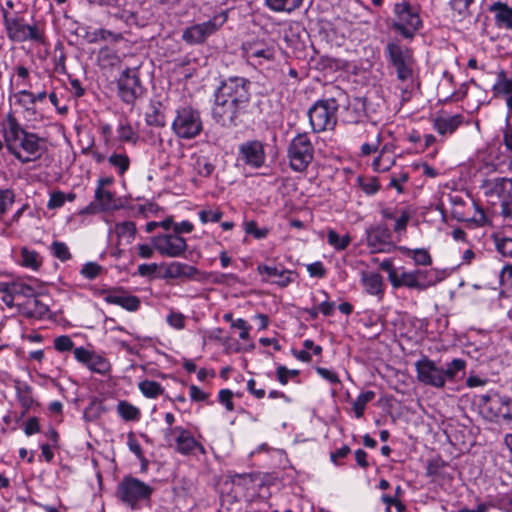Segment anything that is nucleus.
Masks as SVG:
<instances>
[{"mask_svg": "<svg viewBox=\"0 0 512 512\" xmlns=\"http://www.w3.org/2000/svg\"><path fill=\"white\" fill-rule=\"evenodd\" d=\"M108 162L120 176L124 175L130 167V159L124 153H113L109 156Z\"/></svg>", "mask_w": 512, "mask_h": 512, "instance_id": "33", "label": "nucleus"}, {"mask_svg": "<svg viewBox=\"0 0 512 512\" xmlns=\"http://www.w3.org/2000/svg\"><path fill=\"white\" fill-rule=\"evenodd\" d=\"M164 439L169 447L181 455L188 456L195 451H199L202 455L206 454L204 446L194 438L188 429L182 426L164 429Z\"/></svg>", "mask_w": 512, "mask_h": 512, "instance_id": "8", "label": "nucleus"}, {"mask_svg": "<svg viewBox=\"0 0 512 512\" xmlns=\"http://www.w3.org/2000/svg\"><path fill=\"white\" fill-rule=\"evenodd\" d=\"M118 137L122 142L136 143L138 140L137 133L133 130L129 123H122L118 127Z\"/></svg>", "mask_w": 512, "mask_h": 512, "instance_id": "44", "label": "nucleus"}, {"mask_svg": "<svg viewBox=\"0 0 512 512\" xmlns=\"http://www.w3.org/2000/svg\"><path fill=\"white\" fill-rule=\"evenodd\" d=\"M244 229L247 234L252 235L255 239H264L269 233L267 227L259 228L257 223L253 220L246 222Z\"/></svg>", "mask_w": 512, "mask_h": 512, "instance_id": "50", "label": "nucleus"}, {"mask_svg": "<svg viewBox=\"0 0 512 512\" xmlns=\"http://www.w3.org/2000/svg\"><path fill=\"white\" fill-rule=\"evenodd\" d=\"M17 103L29 110L34 106V94L27 90H22L16 94Z\"/></svg>", "mask_w": 512, "mask_h": 512, "instance_id": "56", "label": "nucleus"}, {"mask_svg": "<svg viewBox=\"0 0 512 512\" xmlns=\"http://www.w3.org/2000/svg\"><path fill=\"white\" fill-rule=\"evenodd\" d=\"M394 160L389 156L381 153L377 158L373 160V169L377 172H386L393 165Z\"/></svg>", "mask_w": 512, "mask_h": 512, "instance_id": "51", "label": "nucleus"}, {"mask_svg": "<svg viewBox=\"0 0 512 512\" xmlns=\"http://www.w3.org/2000/svg\"><path fill=\"white\" fill-rule=\"evenodd\" d=\"M4 141L9 153L22 164L40 159L46 150L45 139L25 130L12 115L7 118Z\"/></svg>", "mask_w": 512, "mask_h": 512, "instance_id": "1", "label": "nucleus"}, {"mask_svg": "<svg viewBox=\"0 0 512 512\" xmlns=\"http://www.w3.org/2000/svg\"><path fill=\"white\" fill-rule=\"evenodd\" d=\"M117 413L125 421H138L141 417L140 409L125 400L118 403Z\"/></svg>", "mask_w": 512, "mask_h": 512, "instance_id": "32", "label": "nucleus"}, {"mask_svg": "<svg viewBox=\"0 0 512 512\" xmlns=\"http://www.w3.org/2000/svg\"><path fill=\"white\" fill-rule=\"evenodd\" d=\"M104 301L108 304L118 305L127 311L134 312L140 307V299L130 295L124 290H109L104 294Z\"/></svg>", "mask_w": 512, "mask_h": 512, "instance_id": "20", "label": "nucleus"}, {"mask_svg": "<svg viewBox=\"0 0 512 512\" xmlns=\"http://www.w3.org/2000/svg\"><path fill=\"white\" fill-rule=\"evenodd\" d=\"M422 275L420 270L412 271V272H402L398 274L396 271L392 270L389 273V279L393 287H401L405 286L408 288H416L422 289L423 286L419 282V276Z\"/></svg>", "mask_w": 512, "mask_h": 512, "instance_id": "24", "label": "nucleus"}, {"mask_svg": "<svg viewBox=\"0 0 512 512\" xmlns=\"http://www.w3.org/2000/svg\"><path fill=\"white\" fill-rule=\"evenodd\" d=\"M239 153L245 164L253 168H260L265 162L264 147L260 141L253 140L243 143L239 147Z\"/></svg>", "mask_w": 512, "mask_h": 512, "instance_id": "19", "label": "nucleus"}, {"mask_svg": "<svg viewBox=\"0 0 512 512\" xmlns=\"http://www.w3.org/2000/svg\"><path fill=\"white\" fill-rule=\"evenodd\" d=\"M501 285L512 289V266L506 265L500 273Z\"/></svg>", "mask_w": 512, "mask_h": 512, "instance_id": "63", "label": "nucleus"}, {"mask_svg": "<svg viewBox=\"0 0 512 512\" xmlns=\"http://www.w3.org/2000/svg\"><path fill=\"white\" fill-rule=\"evenodd\" d=\"M10 291L15 296L33 297L35 295L34 288L21 281L10 282Z\"/></svg>", "mask_w": 512, "mask_h": 512, "instance_id": "45", "label": "nucleus"}, {"mask_svg": "<svg viewBox=\"0 0 512 512\" xmlns=\"http://www.w3.org/2000/svg\"><path fill=\"white\" fill-rule=\"evenodd\" d=\"M392 234L385 225L371 226L366 229V242L372 253L387 252Z\"/></svg>", "mask_w": 512, "mask_h": 512, "instance_id": "18", "label": "nucleus"}, {"mask_svg": "<svg viewBox=\"0 0 512 512\" xmlns=\"http://www.w3.org/2000/svg\"><path fill=\"white\" fill-rule=\"evenodd\" d=\"M287 157L293 171L304 172L308 168L314 158V146L307 133H299L290 141Z\"/></svg>", "mask_w": 512, "mask_h": 512, "instance_id": "7", "label": "nucleus"}, {"mask_svg": "<svg viewBox=\"0 0 512 512\" xmlns=\"http://www.w3.org/2000/svg\"><path fill=\"white\" fill-rule=\"evenodd\" d=\"M360 187L367 195H373L378 192L380 186L376 178H369L366 180L360 179Z\"/></svg>", "mask_w": 512, "mask_h": 512, "instance_id": "58", "label": "nucleus"}, {"mask_svg": "<svg viewBox=\"0 0 512 512\" xmlns=\"http://www.w3.org/2000/svg\"><path fill=\"white\" fill-rule=\"evenodd\" d=\"M115 231L119 238L126 240L127 243H130L135 237L136 226L132 221H125L116 224Z\"/></svg>", "mask_w": 512, "mask_h": 512, "instance_id": "40", "label": "nucleus"}, {"mask_svg": "<svg viewBox=\"0 0 512 512\" xmlns=\"http://www.w3.org/2000/svg\"><path fill=\"white\" fill-rule=\"evenodd\" d=\"M385 51L391 64L403 61H413L412 50L402 46L399 42H389L386 45Z\"/></svg>", "mask_w": 512, "mask_h": 512, "instance_id": "25", "label": "nucleus"}, {"mask_svg": "<svg viewBox=\"0 0 512 512\" xmlns=\"http://www.w3.org/2000/svg\"><path fill=\"white\" fill-rule=\"evenodd\" d=\"M15 194L10 189L0 190V219L14 203Z\"/></svg>", "mask_w": 512, "mask_h": 512, "instance_id": "47", "label": "nucleus"}, {"mask_svg": "<svg viewBox=\"0 0 512 512\" xmlns=\"http://www.w3.org/2000/svg\"><path fill=\"white\" fill-rule=\"evenodd\" d=\"M480 414L490 422L500 423L512 420L510 400L497 393L480 395L478 397Z\"/></svg>", "mask_w": 512, "mask_h": 512, "instance_id": "6", "label": "nucleus"}, {"mask_svg": "<svg viewBox=\"0 0 512 512\" xmlns=\"http://www.w3.org/2000/svg\"><path fill=\"white\" fill-rule=\"evenodd\" d=\"M338 103L334 98L318 100L309 110L308 117L313 132L333 130L337 124Z\"/></svg>", "mask_w": 512, "mask_h": 512, "instance_id": "5", "label": "nucleus"}, {"mask_svg": "<svg viewBox=\"0 0 512 512\" xmlns=\"http://www.w3.org/2000/svg\"><path fill=\"white\" fill-rule=\"evenodd\" d=\"M66 201V194L62 191H56L51 193L49 201L47 203L48 209H57L64 205Z\"/></svg>", "mask_w": 512, "mask_h": 512, "instance_id": "57", "label": "nucleus"}, {"mask_svg": "<svg viewBox=\"0 0 512 512\" xmlns=\"http://www.w3.org/2000/svg\"><path fill=\"white\" fill-rule=\"evenodd\" d=\"M408 255L412 254V258L414 259L417 265H430L432 262V258L427 250L425 249H405Z\"/></svg>", "mask_w": 512, "mask_h": 512, "instance_id": "49", "label": "nucleus"}, {"mask_svg": "<svg viewBox=\"0 0 512 512\" xmlns=\"http://www.w3.org/2000/svg\"><path fill=\"white\" fill-rule=\"evenodd\" d=\"M245 110L246 108L215 95L212 117L222 127L231 128L238 125Z\"/></svg>", "mask_w": 512, "mask_h": 512, "instance_id": "14", "label": "nucleus"}, {"mask_svg": "<svg viewBox=\"0 0 512 512\" xmlns=\"http://www.w3.org/2000/svg\"><path fill=\"white\" fill-rule=\"evenodd\" d=\"M154 248L163 256L179 257L187 250L186 240L176 234H165L153 239Z\"/></svg>", "mask_w": 512, "mask_h": 512, "instance_id": "16", "label": "nucleus"}, {"mask_svg": "<svg viewBox=\"0 0 512 512\" xmlns=\"http://www.w3.org/2000/svg\"><path fill=\"white\" fill-rule=\"evenodd\" d=\"M138 387L141 393L147 398H157L164 392V388L160 383L151 380L141 381Z\"/></svg>", "mask_w": 512, "mask_h": 512, "instance_id": "34", "label": "nucleus"}, {"mask_svg": "<svg viewBox=\"0 0 512 512\" xmlns=\"http://www.w3.org/2000/svg\"><path fill=\"white\" fill-rule=\"evenodd\" d=\"M250 85V81L244 77H229L221 82L215 95L247 108L250 102Z\"/></svg>", "mask_w": 512, "mask_h": 512, "instance_id": "11", "label": "nucleus"}, {"mask_svg": "<svg viewBox=\"0 0 512 512\" xmlns=\"http://www.w3.org/2000/svg\"><path fill=\"white\" fill-rule=\"evenodd\" d=\"M172 129L182 139H192L198 136L202 131V120L199 112L191 107L177 110Z\"/></svg>", "mask_w": 512, "mask_h": 512, "instance_id": "12", "label": "nucleus"}, {"mask_svg": "<svg viewBox=\"0 0 512 512\" xmlns=\"http://www.w3.org/2000/svg\"><path fill=\"white\" fill-rule=\"evenodd\" d=\"M117 93L119 98L128 105H134L146 92L143 86L139 66L124 69L117 79Z\"/></svg>", "mask_w": 512, "mask_h": 512, "instance_id": "9", "label": "nucleus"}, {"mask_svg": "<svg viewBox=\"0 0 512 512\" xmlns=\"http://www.w3.org/2000/svg\"><path fill=\"white\" fill-rule=\"evenodd\" d=\"M232 396H233V394L229 389L220 390L219 395H218L220 403L224 404L228 411L234 410Z\"/></svg>", "mask_w": 512, "mask_h": 512, "instance_id": "62", "label": "nucleus"}, {"mask_svg": "<svg viewBox=\"0 0 512 512\" xmlns=\"http://www.w3.org/2000/svg\"><path fill=\"white\" fill-rule=\"evenodd\" d=\"M374 398L375 392L370 390L358 395V397L353 402V411L357 418H361L364 415L367 403L372 401Z\"/></svg>", "mask_w": 512, "mask_h": 512, "instance_id": "38", "label": "nucleus"}, {"mask_svg": "<svg viewBox=\"0 0 512 512\" xmlns=\"http://www.w3.org/2000/svg\"><path fill=\"white\" fill-rule=\"evenodd\" d=\"M497 251L504 257H512V238L495 237Z\"/></svg>", "mask_w": 512, "mask_h": 512, "instance_id": "53", "label": "nucleus"}, {"mask_svg": "<svg viewBox=\"0 0 512 512\" xmlns=\"http://www.w3.org/2000/svg\"><path fill=\"white\" fill-rule=\"evenodd\" d=\"M199 218L202 223H208V222H214L217 223L221 220L223 216V212L217 208V209H203L199 213Z\"/></svg>", "mask_w": 512, "mask_h": 512, "instance_id": "52", "label": "nucleus"}, {"mask_svg": "<svg viewBox=\"0 0 512 512\" xmlns=\"http://www.w3.org/2000/svg\"><path fill=\"white\" fill-rule=\"evenodd\" d=\"M167 323L178 330H181L185 327V316L180 312H171L167 316Z\"/></svg>", "mask_w": 512, "mask_h": 512, "instance_id": "59", "label": "nucleus"}, {"mask_svg": "<svg viewBox=\"0 0 512 512\" xmlns=\"http://www.w3.org/2000/svg\"><path fill=\"white\" fill-rule=\"evenodd\" d=\"M160 102H152L149 111L146 112L145 121L149 126L163 127L165 126V116L162 113Z\"/></svg>", "mask_w": 512, "mask_h": 512, "instance_id": "30", "label": "nucleus"}, {"mask_svg": "<svg viewBox=\"0 0 512 512\" xmlns=\"http://www.w3.org/2000/svg\"><path fill=\"white\" fill-rule=\"evenodd\" d=\"M226 21V13L217 14L206 22L187 27L182 33V39L191 45L202 44L208 37L216 33Z\"/></svg>", "mask_w": 512, "mask_h": 512, "instance_id": "13", "label": "nucleus"}, {"mask_svg": "<svg viewBox=\"0 0 512 512\" xmlns=\"http://www.w3.org/2000/svg\"><path fill=\"white\" fill-rule=\"evenodd\" d=\"M494 94H510L512 92V79L507 78L504 70L497 73V81L492 88Z\"/></svg>", "mask_w": 512, "mask_h": 512, "instance_id": "36", "label": "nucleus"}, {"mask_svg": "<svg viewBox=\"0 0 512 512\" xmlns=\"http://www.w3.org/2000/svg\"><path fill=\"white\" fill-rule=\"evenodd\" d=\"M412 217V211L410 208H400L399 214L395 218V224L393 231L399 235L406 232L407 225Z\"/></svg>", "mask_w": 512, "mask_h": 512, "instance_id": "37", "label": "nucleus"}, {"mask_svg": "<svg viewBox=\"0 0 512 512\" xmlns=\"http://www.w3.org/2000/svg\"><path fill=\"white\" fill-rule=\"evenodd\" d=\"M486 195L497 198L500 203L512 199V179L496 178L486 187Z\"/></svg>", "mask_w": 512, "mask_h": 512, "instance_id": "21", "label": "nucleus"}, {"mask_svg": "<svg viewBox=\"0 0 512 512\" xmlns=\"http://www.w3.org/2000/svg\"><path fill=\"white\" fill-rule=\"evenodd\" d=\"M413 61H403L392 64L396 70L397 79L401 82L410 81L413 77Z\"/></svg>", "mask_w": 512, "mask_h": 512, "instance_id": "41", "label": "nucleus"}, {"mask_svg": "<svg viewBox=\"0 0 512 512\" xmlns=\"http://www.w3.org/2000/svg\"><path fill=\"white\" fill-rule=\"evenodd\" d=\"M74 347V343L72 339L67 335H61L54 339V348L58 352H67L72 350Z\"/></svg>", "mask_w": 512, "mask_h": 512, "instance_id": "55", "label": "nucleus"}, {"mask_svg": "<svg viewBox=\"0 0 512 512\" xmlns=\"http://www.w3.org/2000/svg\"><path fill=\"white\" fill-rule=\"evenodd\" d=\"M466 363L462 359H453L442 368L436 362L427 357H423L415 363L418 380L435 388H443L446 381H453L458 372L465 369Z\"/></svg>", "mask_w": 512, "mask_h": 512, "instance_id": "2", "label": "nucleus"}, {"mask_svg": "<svg viewBox=\"0 0 512 512\" xmlns=\"http://www.w3.org/2000/svg\"><path fill=\"white\" fill-rule=\"evenodd\" d=\"M472 2L473 0H451L450 5L459 17L464 18L468 15V9Z\"/></svg>", "mask_w": 512, "mask_h": 512, "instance_id": "54", "label": "nucleus"}, {"mask_svg": "<svg viewBox=\"0 0 512 512\" xmlns=\"http://www.w3.org/2000/svg\"><path fill=\"white\" fill-rule=\"evenodd\" d=\"M303 0H265L266 6L274 12L292 13L300 8Z\"/></svg>", "mask_w": 512, "mask_h": 512, "instance_id": "29", "label": "nucleus"}, {"mask_svg": "<svg viewBox=\"0 0 512 512\" xmlns=\"http://www.w3.org/2000/svg\"><path fill=\"white\" fill-rule=\"evenodd\" d=\"M103 271V267L96 262H87L83 265L80 274L89 279L93 280L97 278Z\"/></svg>", "mask_w": 512, "mask_h": 512, "instance_id": "48", "label": "nucleus"}, {"mask_svg": "<svg viewBox=\"0 0 512 512\" xmlns=\"http://www.w3.org/2000/svg\"><path fill=\"white\" fill-rule=\"evenodd\" d=\"M462 123L461 115L439 117L434 121L435 130L441 134H452Z\"/></svg>", "mask_w": 512, "mask_h": 512, "instance_id": "28", "label": "nucleus"}, {"mask_svg": "<svg viewBox=\"0 0 512 512\" xmlns=\"http://www.w3.org/2000/svg\"><path fill=\"white\" fill-rule=\"evenodd\" d=\"M153 488L137 478L126 476L118 484L117 497L131 509H137L138 503L151 497Z\"/></svg>", "mask_w": 512, "mask_h": 512, "instance_id": "10", "label": "nucleus"}, {"mask_svg": "<svg viewBox=\"0 0 512 512\" xmlns=\"http://www.w3.org/2000/svg\"><path fill=\"white\" fill-rule=\"evenodd\" d=\"M97 63L101 69L111 70L120 65L121 58L113 49L102 47L97 53Z\"/></svg>", "mask_w": 512, "mask_h": 512, "instance_id": "27", "label": "nucleus"}, {"mask_svg": "<svg viewBox=\"0 0 512 512\" xmlns=\"http://www.w3.org/2000/svg\"><path fill=\"white\" fill-rule=\"evenodd\" d=\"M51 251L52 254L62 262L72 257L68 246L64 242L54 241L51 245Z\"/></svg>", "mask_w": 512, "mask_h": 512, "instance_id": "46", "label": "nucleus"}, {"mask_svg": "<svg viewBox=\"0 0 512 512\" xmlns=\"http://www.w3.org/2000/svg\"><path fill=\"white\" fill-rule=\"evenodd\" d=\"M114 207H116L114 194L109 190L102 189V187H97L94 202L90 203L83 212L97 213L113 209Z\"/></svg>", "mask_w": 512, "mask_h": 512, "instance_id": "22", "label": "nucleus"}, {"mask_svg": "<svg viewBox=\"0 0 512 512\" xmlns=\"http://www.w3.org/2000/svg\"><path fill=\"white\" fill-rule=\"evenodd\" d=\"M362 281L366 292L369 293L370 295H379L382 293L383 282L380 274H364L362 277Z\"/></svg>", "mask_w": 512, "mask_h": 512, "instance_id": "31", "label": "nucleus"}, {"mask_svg": "<svg viewBox=\"0 0 512 512\" xmlns=\"http://www.w3.org/2000/svg\"><path fill=\"white\" fill-rule=\"evenodd\" d=\"M168 272L172 277L193 276L197 273V269L187 264L174 262L170 264Z\"/></svg>", "mask_w": 512, "mask_h": 512, "instance_id": "43", "label": "nucleus"}, {"mask_svg": "<svg viewBox=\"0 0 512 512\" xmlns=\"http://www.w3.org/2000/svg\"><path fill=\"white\" fill-rule=\"evenodd\" d=\"M408 174L401 172L398 175H392L390 178L389 186L395 188L399 193L403 192L402 184L408 181Z\"/></svg>", "mask_w": 512, "mask_h": 512, "instance_id": "61", "label": "nucleus"}, {"mask_svg": "<svg viewBox=\"0 0 512 512\" xmlns=\"http://www.w3.org/2000/svg\"><path fill=\"white\" fill-rule=\"evenodd\" d=\"M21 264L24 267L31 268L32 270H38L41 266V259L39 254L34 250H29L26 247L21 249Z\"/></svg>", "mask_w": 512, "mask_h": 512, "instance_id": "35", "label": "nucleus"}, {"mask_svg": "<svg viewBox=\"0 0 512 512\" xmlns=\"http://www.w3.org/2000/svg\"><path fill=\"white\" fill-rule=\"evenodd\" d=\"M232 327L239 329V332H240L239 338L240 339H242V340L249 339L251 327L247 324V322L244 319H242V318L236 319L235 321L232 322Z\"/></svg>", "mask_w": 512, "mask_h": 512, "instance_id": "60", "label": "nucleus"}, {"mask_svg": "<svg viewBox=\"0 0 512 512\" xmlns=\"http://www.w3.org/2000/svg\"><path fill=\"white\" fill-rule=\"evenodd\" d=\"M394 20L392 28L406 39H412L422 27V20L418 7L408 1L394 4Z\"/></svg>", "mask_w": 512, "mask_h": 512, "instance_id": "4", "label": "nucleus"}, {"mask_svg": "<svg viewBox=\"0 0 512 512\" xmlns=\"http://www.w3.org/2000/svg\"><path fill=\"white\" fill-rule=\"evenodd\" d=\"M193 168L199 176L209 177L213 173L215 166L207 157L198 156L194 161Z\"/></svg>", "mask_w": 512, "mask_h": 512, "instance_id": "42", "label": "nucleus"}, {"mask_svg": "<svg viewBox=\"0 0 512 512\" xmlns=\"http://www.w3.org/2000/svg\"><path fill=\"white\" fill-rule=\"evenodd\" d=\"M327 242L334 247V249L341 251L349 246L351 238L348 234L340 236L336 231L330 229L327 233Z\"/></svg>", "mask_w": 512, "mask_h": 512, "instance_id": "39", "label": "nucleus"}, {"mask_svg": "<svg viewBox=\"0 0 512 512\" xmlns=\"http://www.w3.org/2000/svg\"><path fill=\"white\" fill-rule=\"evenodd\" d=\"M73 353L77 361L86 365L94 373L105 375L111 370V364L107 358L95 354L84 347L75 348Z\"/></svg>", "mask_w": 512, "mask_h": 512, "instance_id": "17", "label": "nucleus"}, {"mask_svg": "<svg viewBox=\"0 0 512 512\" xmlns=\"http://www.w3.org/2000/svg\"><path fill=\"white\" fill-rule=\"evenodd\" d=\"M307 271L311 277L322 278L325 276L326 270L323 264L319 261L307 265Z\"/></svg>", "mask_w": 512, "mask_h": 512, "instance_id": "64", "label": "nucleus"}, {"mask_svg": "<svg viewBox=\"0 0 512 512\" xmlns=\"http://www.w3.org/2000/svg\"><path fill=\"white\" fill-rule=\"evenodd\" d=\"M242 51L247 61L254 66H263L276 59L275 47L259 40L243 43Z\"/></svg>", "mask_w": 512, "mask_h": 512, "instance_id": "15", "label": "nucleus"}, {"mask_svg": "<svg viewBox=\"0 0 512 512\" xmlns=\"http://www.w3.org/2000/svg\"><path fill=\"white\" fill-rule=\"evenodd\" d=\"M257 271L260 275H266V280L273 278V283L280 287H286L293 281L292 271L282 267L260 264L257 266Z\"/></svg>", "mask_w": 512, "mask_h": 512, "instance_id": "23", "label": "nucleus"}, {"mask_svg": "<svg viewBox=\"0 0 512 512\" xmlns=\"http://www.w3.org/2000/svg\"><path fill=\"white\" fill-rule=\"evenodd\" d=\"M495 14V21L498 26L512 29V7L506 3L495 2L489 8Z\"/></svg>", "mask_w": 512, "mask_h": 512, "instance_id": "26", "label": "nucleus"}, {"mask_svg": "<svg viewBox=\"0 0 512 512\" xmlns=\"http://www.w3.org/2000/svg\"><path fill=\"white\" fill-rule=\"evenodd\" d=\"M12 10H14V5L11 2H5L0 7L8 39L18 43L26 41L43 42L44 34L38 26L26 24L24 18L11 15Z\"/></svg>", "mask_w": 512, "mask_h": 512, "instance_id": "3", "label": "nucleus"}]
</instances>
